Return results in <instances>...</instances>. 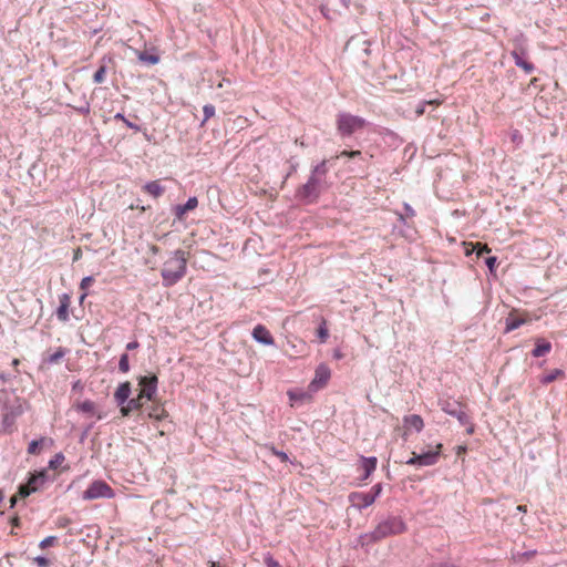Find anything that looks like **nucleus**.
<instances>
[{
    "label": "nucleus",
    "mask_w": 567,
    "mask_h": 567,
    "mask_svg": "<svg viewBox=\"0 0 567 567\" xmlns=\"http://www.w3.org/2000/svg\"><path fill=\"white\" fill-rule=\"evenodd\" d=\"M32 493H34V488H31V486L28 483L19 486L18 495L20 497L24 498Z\"/></svg>",
    "instance_id": "40"
},
{
    "label": "nucleus",
    "mask_w": 567,
    "mask_h": 567,
    "mask_svg": "<svg viewBox=\"0 0 567 567\" xmlns=\"http://www.w3.org/2000/svg\"><path fill=\"white\" fill-rule=\"evenodd\" d=\"M138 347H140L138 341L137 340H133V341H131V342H128L126 344V350L127 351H133V350H136Z\"/></svg>",
    "instance_id": "55"
},
{
    "label": "nucleus",
    "mask_w": 567,
    "mask_h": 567,
    "mask_svg": "<svg viewBox=\"0 0 567 567\" xmlns=\"http://www.w3.org/2000/svg\"><path fill=\"white\" fill-rule=\"evenodd\" d=\"M11 523H12L13 526L18 527L19 524H20V520H19L18 517H14V518H12Z\"/></svg>",
    "instance_id": "59"
},
{
    "label": "nucleus",
    "mask_w": 567,
    "mask_h": 567,
    "mask_svg": "<svg viewBox=\"0 0 567 567\" xmlns=\"http://www.w3.org/2000/svg\"><path fill=\"white\" fill-rule=\"evenodd\" d=\"M115 495L113 488L102 480L93 481L83 492L82 498L92 501L97 498H113Z\"/></svg>",
    "instance_id": "6"
},
{
    "label": "nucleus",
    "mask_w": 567,
    "mask_h": 567,
    "mask_svg": "<svg viewBox=\"0 0 567 567\" xmlns=\"http://www.w3.org/2000/svg\"><path fill=\"white\" fill-rule=\"evenodd\" d=\"M44 439L32 440L28 445L29 454H37L39 452V447L42 445Z\"/></svg>",
    "instance_id": "39"
},
{
    "label": "nucleus",
    "mask_w": 567,
    "mask_h": 567,
    "mask_svg": "<svg viewBox=\"0 0 567 567\" xmlns=\"http://www.w3.org/2000/svg\"><path fill=\"white\" fill-rule=\"evenodd\" d=\"M49 480L50 478L47 471H41L32 474L27 483L31 486V488H34V492H38L43 488L44 484Z\"/></svg>",
    "instance_id": "20"
},
{
    "label": "nucleus",
    "mask_w": 567,
    "mask_h": 567,
    "mask_svg": "<svg viewBox=\"0 0 567 567\" xmlns=\"http://www.w3.org/2000/svg\"><path fill=\"white\" fill-rule=\"evenodd\" d=\"M485 252H489V248L486 245H482V244L477 243L476 244L477 257H482Z\"/></svg>",
    "instance_id": "52"
},
{
    "label": "nucleus",
    "mask_w": 567,
    "mask_h": 567,
    "mask_svg": "<svg viewBox=\"0 0 567 567\" xmlns=\"http://www.w3.org/2000/svg\"><path fill=\"white\" fill-rule=\"evenodd\" d=\"M142 189L153 198H158L165 193V187L159 181L147 182L143 185Z\"/></svg>",
    "instance_id": "21"
},
{
    "label": "nucleus",
    "mask_w": 567,
    "mask_h": 567,
    "mask_svg": "<svg viewBox=\"0 0 567 567\" xmlns=\"http://www.w3.org/2000/svg\"><path fill=\"white\" fill-rule=\"evenodd\" d=\"M187 270V260L185 251L177 249L173 252L165 262L161 270L164 287H172L176 285L185 275Z\"/></svg>",
    "instance_id": "4"
},
{
    "label": "nucleus",
    "mask_w": 567,
    "mask_h": 567,
    "mask_svg": "<svg viewBox=\"0 0 567 567\" xmlns=\"http://www.w3.org/2000/svg\"><path fill=\"white\" fill-rule=\"evenodd\" d=\"M515 65L523 69L526 74H530L535 70V65L527 60V51L524 48L515 49L511 52Z\"/></svg>",
    "instance_id": "10"
},
{
    "label": "nucleus",
    "mask_w": 567,
    "mask_h": 567,
    "mask_svg": "<svg viewBox=\"0 0 567 567\" xmlns=\"http://www.w3.org/2000/svg\"><path fill=\"white\" fill-rule=\"evenodd\" d=\"M485 265L487 266L488 270L493 272L497 265V257L489 256L485 259Z\"/></svg>",
    "instance_id": "48"
},
{
    "label": "nucleus",
    "mask_w": 567,
    "mask_h": 567,
    "mask_svg": "<svg viewBox=\"0 0 567 567\" xmlns=\"http://www.w3.org/2000/svg\"><path fill=\"white\" fill-rule=\"evenodd\" d=\"M516 511L520 512V513H526L527 512V507L525 505H518L516 507Z\"/></svg>",
    "instance_id": "57"
},
{
    "label": "nucleus",
    "mask_w": 567,
    "mask_h": 567,
    "mask_svg": "<svg viewBox=\"0 0 567 567\" xmlns=\"http://www.w3.org/2000/svg\"><path fill=\"white\" fill-rule=\"evenodd\" d=\"M80 257V249H78L74 254V260H78Z\"/></svg>",
    "instance_id": "64"
},
{
    "label": "nucleus",
    "mask_w": 567,
    "mask_h": 567,
    "mask_svg": "<svg viewBox=\"0 0 567 567\" xmlns=\"http://www.w3.org/2000/svg\"><path fill=\"white\" fill-rule=\"evenodd\" d=\"M526 322V319L517 317L515 311H511L508 317L505 320V333H508L511 331H514L518 329L520 326H523Z\"/></svg>",
    "instance_id": "22"
},
{
    "label": "nucleus",
    "mask_w": 567,
    "mask_h": 567,
    "mask_svg": "<svg viewBox=\"0 0 567 567\" xmlns=\"http://www.w3.org/2000/svg\"><path fill=\"white\" fill-rule=\"evenodd\" d=\"M340 156L355 158V157L361 156V152L360 151H343V152H341Z\"/></svg>",
    "instance_id": "53"
},
{
    "label": "nucleus",
    "mask_w": 567,
    "mask_h": 567,
    "mask_svg": "<svg viewBox=\"0 0 567 567\" xmlns=\"http://www.w3.org/2000/svg\"><path fill=\"white\" fill-rule=\"evenodd\" d=\"M551 350V343L545 339H537L532 355L535 358L544 357Z\"/></svg>",
    "instance_id": "26"
},
{
    "label": "nucleus",
    "mask_w": 567,
    "mask_h": 567,
    "mask_svg": "<svg viewBox=\"0 0 567 567\" xmlns=\"http://www.w3.org/2000/svg\"><path fill=\"white\" fill-rule=\"evenodd\" d=\"M254 340L264 346H274L275 339L264 324H257L251 332Z\"/></svg>",
    "instance_id": "12"
},
{
    "label": "nucleus",
    "mask_w": 567,
    "mask_h": 567,
    "mask_svg": "<svg viewBox=\"0 0 567 567\" xmlns=\"http://www.w3.org/2000/svg\"><path fill=\"white\" fill-rule=\"evenodd\" d=\"M138 59L142 62H146L148 64H157L159 62V56L156 54H150L147 51H143L138 54Z\"/></svg>",
    "instance_id": "32"
},
{
    "label": "nucleus",
    "mask_w": 567,
    "mask_h": 567,
    "mask_svg": "<svg viewBox=\"0 0 567 567\" xmlns=\"http://www.w3.org/2000/svg\"><path fill=\"white\" fill-rule=\"evenodd\" d=\"M317 336L321 342H326V340L328 339L329 331L327 328V322L324 320L319 324V327L317 329Z\"/></svg>",
    "instance_id": "33"
},
{
    "label": "nucleus",
    "mask_w": 567,
    "mask_h": 567,
    "mask_svg": "<svg viewBox=\"0 0 567 567\" xmlns=\"http://www.w3.org/2000/svg\"><path fill=\"white\" fill-rule=\"evenodd\" d=\"M329 161L322 159L311 168L307 182L300 185L295 193L297 200L303 204L317 203L323 189L327 186V175L329 173Z\"/></svg>",
    "instance_id": "2"
},
{
    "label": "nucleus",
    "mask_w": 567,
    "mask_h": 567,
    "mask_svg": "<svg viewBox=\"0 0 567 567\" xmlns=\"http://www.w3.org/2000/svg\"><path fill=\"white\" fill-rule=\"evenodd\" d=\"M198 206V199L196 196L189 197L185 204H177L173 207L175 218L182 220L184 215L195 209Z\"/></svg>",
    "instance_id": "14"
},
{
    "label": "nucleus",
    "mask_w": 567,
    "mask_h": 567,
    "mask_svg": "<svg viewBox=\"0 0 567 567\" xmlns=\"http://www.w3.org/2000/svg\"><path fill=\"white\" fill-rule=\"evenodd\" d=\"M131 392L132 386L128 381L120 383L114 393V400L116 404L122 408L125 404V402L130 399Z\"/></svg>",
    "instance_id": "17"
},
{
    "label": "nucleus",
    "mask_w": 567,
    "mask_h": 567,
    "mask_svg": "<svg viewBox=\"0 0 567 567\" xmlns=\"http://www.w3.org/2000/svg\"><path fill=\"white\" fill-rule=\"evenodd\" d=\"M348 499L358 511H362L374 503L373 496H370L364 492H351L348 496Z\"/></svg>",
    "instance_id": "11"
},
{
    "label": "nucleus",
    "mask_w": 567,
    "mask_h": 567,
    "mask_svg": "<svg viewBox=\"0 0 567 567\" xmlns=\"http://www.w3.org/2000/svg\"><path fill=\"white\" fill-rule=\"evenodd\" d=\"M396 216H398V220L400 221L401 226L406 228V229H400L399 233L403 236V237H410V230L412 229V227L410 226V224L408 223V217H405L402 213H395Z\"/></svg>",
    "instance_id": "28"
},
{
    "label": "nucleus",
    "mask_w": 567,
    "mask_h": 567,
    "mask_svg": "<svg viewBox=\"0 0 567 567\" xmlns=\"http://www.w3.org/2000/svg\"><path fill=\"white\" fill-rule=\"evenodd\" d=\"M68 350L63 347H59L55 352L49 354L47 358L43 359V362L48 364H54L58 363L65 354Z\"/></svg>",
    "instance_id": "27"
},
{
    "label": "nucleus",
    "mask_w": 567,
    "mask_h": 567,
    "mask_svg": "<svg viewBox=\"0 0 567 567\" xmlns=\"http://www.w3.org/2000/svg\"><path fill=\"white\" fill-rule=\"evenodd\" d=\"M368 125L365 118L346 112L337 116V130L341 137H349Z\"/></svg>",
    "instance_id": "5"
},
{
    "label": "nucleus",
    "mask_w": 567,
    "mask_h": 567,
    "mask_svg": "<svg viewBox=\"0 0 567 567\" xmlns=\"http://www.w3.org/2000/svg\"><path fill=\"white\" fill-rule=\"evenodd\" d=\"M443 445L441 443L436 444L434 451H427L424 453H412V457H410L405 463L408 465L423 467V466H432L435 465L441 456Z\"/></svg>",
    "instance_id": "7"
},
{
    "label": "nucleus",
    "mask_w": 567,
    "mask_h": 567,
    "mask_svg": "<svg viewBox=\"0 0 567 567\" xmlns=\"http://www.w3.org/2000/svg\"><path fill=\"white\" fill-rule=\"evenodd\" d=\"M64 461V455L62 453H58L53 456V458L50 460L49 462V467L50 468H56L59 465H61V463Z\"/></svg>",
    "instance_id": "42"
},
{
    "label": "nucleus",
    "mask_w": 567,
    "mask_h": 567,
    "mask_svg": "<svg viewBox=\"0 0 567 567\" xmlns=\"http://www.w3.org/2000/svg\"><path fill=\"white\" fill-rule=\"evenodd\" d=\"M90 429H91V426H89V427L83 432V434H82V436H81V441H83V440L86 437V435H87V433H89Z\"/></svg>",
    "instance_id": "62"
},
{
    "label": "nucleus",
    "mask_w": 567,
    "mask_h": 567,
    "mask_svg": "<svg viewBox=\"0 0 567 567\" xmlns=\"http://www.w3.org/2000/svg\"><path fill=\"white\" fill-rule=\"evenodd\" d=\"M563 374L564 371L561 369H555L550 373L543 375L539 381L542 384H549Z\"/></svg>",
    "instance_id": "29"
},
{
    "label": "nucleus",
    "mask_w": 567,
    "mask_h": 567,
    "mask_svg": "<svg viewBox=\"0 0 567 567\" xmlns=\"http://www.w3.org/2000/svg\"><path fill=\"white\" fill-rule=\"evenodd\" d=\"M87 296V292L84 291L81 296H80V302L82 303L83 300L85 299V297Z\"/></svg>",
    "instance_id": "63"
},
{
    "label": "nucleus",
    "mask_w": 567,
    "mask_h": 567,
    "mask_svg": "<svg viewBox=\"0 0 567 567\" xmlns=\"http://www.w3.org/2000/svg\"><path fill=\"white\" fill-rule=\"evenodd\" d=\"M360 463L363 470V475L360 477V481L363 482L375 471L378 458L375 456H360Z\"/></svg>",
    "instance_id": "16"
},
{
    "label": "nucleus",
    "mask_w": 567,
    "mask_h": 567,
    "mask_svg": "<svg viewBox=\"0 0 567 567\" xmlns=\"http://www.w3.org/2000/svg\"><path fill=\"white\" fill-rule=\"evenodd\" d=\"M466 434L472 435L475 433V424L473 423L472 419L468 420L467 424H464Z\"/></svg>",
    "instance_id": "54"
},
{
    "label": "nucleus",
    "mask_w": 567,
    "mask_h": 567,
    "mask_svg": "<svg viewBox=\"0 0 567 567\" xmlns=\"http://www.w3.org/2000/svg\"><path fill=\"white\" fill-rule=\"evenodd\" d=\"M453 417H455L462 426L467 424L471 416L467 413L466 405L464 404L461 409H458Z\"/></svg>",
    "instance_id": "30"
},
{
    "label": "nucleus",
    "mask_w": 567,
    "mask_h": 567,
    "mask_svg": "<svg viewBox=\"0 0 567 567\" xmlns=\"http://www.w3.org/2000/svg\"><path fill=\"white\" fill-rule=\"evenodd\" d=\"M403 426L405 430H414L420 433L424 427L423 419L419 414H410L403 417Z\"/></svg>",
    "instance_id": "19"
},
{
    "label": "nucleus",
    "mask_w": 567,
    "mask_h": 567,
    "mask_svg": "<svg viewBox=\"0 0 567 567\" xmlns=\"http://www.w3.org/2000/svg\"><path fill=\"white\" fill-rule=\"evenodd\" d=\"M32 563L35 564L38 567H53L52 560L44 556L33 557Z\"/></svg>",
    "instance_id": "35"
},
{
    "label": "nucleus",
    "mask_w": 567,
    "mask_h": 567,
    "mask_svg": "<svg viewBox=\"0 0 567 567\" xmlns=\"http://www.w3.org/2000/svg\"><path fill=\"white\" fill-rule=\"evenodd\" d=\"M10 503V507H14V505L17 504V496H12Z\"/></svg>",
    "instance_id": "61"
},
{
    "label": "nucleus",
    "mask_w": 567,
    "mask_h": 567,
    "mask_svg": "<svg viewBox=\"0 0 567 567\" xmlns=\"http://www.w3.org/2000/svg\"><path fill=\"white\" fill-rule=\"evenodd\" d=\"M330 375V369L326 364L318 365L315 371V378L309 383L310 391L317 392L323 388L328 383Z\"/></svg>",
    "instance_id": "9"
},
{
    "label": "nucleus",
    "mask_w": 567,
    "mask_h": 567,
    "mask_svg": "<svg viewBox=\"0 0 567 567\" xmlns=\"http://www.w3.org/2000/svg\"><path fill=\"white\" fill-rule=\"evenodd\" d=\"M60 305L55 311L56 318L62 321L66 322L70 319L69 316V307L71 303L70 296L68 293H62L59 298Z\"/></svg>",
    "instance_id": "18"
},
{
    "label": "nucleus",
    "mask_w": 567,
    "mask_h": 567,
    "mask_svg": "<svg viewBox=\"0 0 567 567\" xmlns=\"http://www.w3.org/2000/svg\"><path fill=\"white\" fill-rule=\"evenodd\" d=\"M204 118L202 125H204L210 117L215 115V106L213 104H206L203 107Z\"/></svg>",
    "instance_id": "37"
},
{
    "label": "nucleus",
    "mask_w": 567,
    "mask_h": 567,
    "mask_svg": "<svg viewBox=\"0 0 567 567\" xmlns=\"http://www.w3.org/2000/svg\"><path fill=\"white\" fill-rule=\"evenodd\" d=\"M56 540L58 538L55 536H48L39 543V547L41 549H45L50 546H53L56 543Z\"/></svg>",
    "instance_id": "41"
},
{
    "label": "nucleus",
    "mask_w": 567,
    "mask_h": 567,
    "mask_svg": "<svg viewBox=\"0 0 567 567\" xmlns=\"http://www.w3.org/2000/svg\"><path fill=\"white\" fill-rule=\"evenodd\" d=\"M74 409L78 412H82V413H86V414H91V415H96L97 420L102 419V415L96 412L95 403L93 401H91V400H85L83 402L76 403L74 405Z\"/></svg>",
    "instance_id": "24"
},
{
    "label": "nucleus",
    "mask_w": 567,
    "mask_h": 567,
    "mask_svg": "<svg viewBox=\"0 0 567 567\" xmlns=\"http://www.w3.org/2000/svg\"><path fill=\"white\" fill-rule=\"evenodd\" d=\"M404 213H402L408 218H413L415 216V210L409 203H403Z\"/></svg>",
    "instance_id": "51"
},
{
    "label": "nucleus",
    "mask_w": 567,
    "mask_h": 567,
    "mask_svg": "<svg viewBox=\"0 0 567 567\" xmlns=\"http://www.w3.org/2000/svg\"><path fill=\"white\" fill-rule=\"evenodd\" d=\"M344 8H349L351 0H340Z\"/></svg>",
    "instance_id": "60"
},
{
    "label": "nucleus",
    "mask_w": 567,
    "mask_h": 567,
    "mask_svg": "<svg viewBox=\"0 0 567 567\" xmlns=\"http://www.w3.org/2000/svg\"><path fill=\"white\" fill-rule=\"evenodd\" d=\"M536 554V550H528V551H525L523 555L526 556L527 558L534 556Z\"/></svg>",
    "instance_id": "58"
},
{
    "label": "nucleus",
    "mask_w": 567,
    "mask_h": 567,
    "mask_svg": "<svg viewBox=\"0 0 567 567\" xmlns=\"http://www.w3.org/2000/svg\"><path fill=\"white\" fill-rule=\"evenodd\" d=\"M511 140L513 143H515L517 146H519L523 143V135L518 130H514L511 133Z\"/></svg>",
    "instance_id": "46"
},
{
    "label": "nucleus",
    "mask_w": 567,
    "mask_h": 567,
    "mask_svg": "<svg viewBox=\"0 0 567 567\" xmlns=\"http://www.w3.org/2000/svg\"><path fill=\"white\" fill-rule=\"evenodd\" d=\"M114 120L115 121H122L128 128L135 131V132H140L142 130V127L133 122H131L128 118L125 117V115L123 113H120L117 112L115 115H114Z\"/></svg>",
    "instance_id": "31"
},
{
    "label": "nucleus",
    "mask_w": 567,
    "mask_h": 567,
    "mask_svg": "<svg viewBox=\"0 0 567 567\" xmlns=\"http://www.w3.org/2000/svg\"><path fill=\"white\" fill-rule=\"evenodd\" d=\"M429 567H457L451 563H433Z\"/></svg>",
    "instance_id": "56"
},
{
    "label": "nucleus",
    "mask_w": 567,
    "mask_h": 567,
    "mask_svg": "<svg viewBox=\"0 0 567 567\" xmlns=\"http://www.w3.org/2000/svg\"><path fill=\"white\" fill-rule=\"evenodd\" d=\"M382 489H383L382 483H377L375 485H373L371 487V489H370V492H368V494L370 496H373V502H375V499L381 495Z\"/></svg>",
    "instance_id": "44"
},
{
    "label": "nucleus",
    "mask_w": 567,
    "mask_h": 567,
    "mask_svg": "<svg viewBox=\"0 0 567 567\" xmlns=\"http://www.w3.org/2000/svg\"><path fill=\"white\" fill-rule=\"evenodd\" d=\"M271 452L276 455L281 462H288L289 456L286 452L277 450L275 446L271 447Z\"/></svg>",
    "instance_id": "49"
},
{
    "label": "nucleus",
    "mask_w": 567,
    "mask_h": 567,
    "mask_svg": "<svg viewBox=\"0 0 567 567\" xmlns=\"http://www.w3.org/2000/svg\"><path fill=\"white\" fill-rule=\"evenodd\" d=\"M143 399L141 394H138L137 398L128 399L125 405L121 408L122 415L127 416L132 411L140 410L143 406Z\"/></svg>",
    "instance_id": "25"
},
{
    "label": "nucleus",
    "mask_w": 567,
    "mask_h": 567,
    "mask_svg": "<svg viewBox=\"0 0 567 567\" xmlns=\"http://www.w3.org/2000/svg\"><path fill=\"white\" fill-rule=\"evenodd\" d=\"M71 518L68 517V516H60L58 517V519L55 520V525L56 527L59 528H66L70 524H71Z\"/></svg>",
    "instance_id": "45"
},
{
    "label": "nucleus",
    "mask_w": 567,
    "mask_h": 567,
    "mask_svg": "<svg viewBox=\"0 0 567 567\" xmlns=\"http://www.w3.org/2000/svg\"><path fill=\"white\" fill-rule=\"evenodd\" d=\"M440 409L450 416H453L464 404L461 401L451 398H440L437 401Z\"/></svg>",
    "instance_id": "15"
},
{
    "label": "nucleus",
    "mask_w": 567,
    "mask_h": 567,
    "mask_svg": "<svg viewBox=\"0 0 567 567\" xmlns=\"http://www.w3.org/2000/svg\"><path fill=\"white\" fill-rule=\"evenodd\" d=\"M408 526L402 517L388 515L379 520L373 530L363 533L357 538L355 547L369 550L370 546L384 538L396 536L406 532Z\"/></svg>",
    "instance_id": "1"
},
{
    "label": "nucleus",
    "mask_w": 567,
    "mask_h": 567,
    "mask_svg": "<svg viewBox=\"0 0 567 567\" xmlns=\"http://www.w3.org/2000/svg\"><path fill=\"white\" fill-rule=\"evenodd\" d=\"M439 104H440V101H437V100L422 101L417 105V107L415 110V113H416L417 116H421V115H423L425 113V106L426 105H439Z\"/></svg>",
    "instance_id": "36"
},
{
    "label": "nucleus",
    "mask_w": 567,
    "mask_h": 567,
    "mask_svg": "<svg viewBox=\"0 0 567 567\" xmlns=\"http://www.w3.org/2000/svg\"><path fill=\"white\" fill-rule=\"evenodd\" d=\"M138 385L142 388L140 392L141 398L153 401L157 392L158 378L154 373L140 377Z\"/></svg>",
    "instance_id": "8"
},
{
    "label": "nucleus",
    "mask_w": 567,
    "mask_h": 567,
    "mask_svg": "<svg viewBox=\"0 0 567 567\" xmlns=\"http://www.w3.org/2000/svg\"><path fill=\"white\" fill-rule=\"evenodd\" d=\"M312 391L310 389L305 391L302 389H291L287 392L288 398L290 400V405L295 404H303L312 399Z\"/></svg>",
    "instance_id": "13"
},
{
    "label": "nucleus",
    "mask_w": 567,
    "mask_h": 567,
    "mask_svg": "<svg viewBox=\"0 0 567 567\" xmlns=\"http://www.w3.org/2000/svg\"><path fill=\"white\" fill-rule=\"evenodd\" d=\"M264 561L266 567H280V564L270 554L265 556Z\"/></svg>",
    "instance_id": "50"
},
{
    "label": "nucleus",
    "mask_w": 567,
    "mask_h": 567,
    "mask_svg": "<svg viewBox=\"0 0 567 567\" xmlns=\"http://www.w3.org/2000/svg\"><path fill=\"white\" fill-rule=\"evenodd\" d=\"M118 370L122 372V373H127L130 371V360H128V354L127 353H123L121 357H120V361H118Z\"/></svg>",
    "instance_id": "34"
},
{
    "label": "nucleus",
    "mask_w": 567,
    "mask_h": 567,
    "mask_svg": "<svg viewBox=\"0 0 567 567\" xmlns=\"http://www.w3.org/2000/svg\"><path fill=\"white\" fill-rule=\"evenodd\" d=\"M289 163H290V167H289L288 173H287V174L285 175V177H284V182H282V184H285V183L287 182V179H288L292 174H295V173L297 172L298 166H299L298 162L293 161V157H291V158L289 159Z\"/></svg>",
    "instance_id": "43"
},
{
    "label": "nucleus",
    "mask_w": 567,
    "mask_h": 567,
    "mask_svg": "<svg viewBox=\"0 0 567 567\" xmlns=\"http://www.w3.org/2000/svg\"><path fill=\"white\" fill-rule=\"evenodd\" d=\"M112 61H113V59L110 55H104L101 59V65L99 66V69L96 70V72L93 75V82L94 83L101 84V83L104 82L105 75H106V72H107L106 63L107 62H112Z\"/></svg>",
    "instance_id": "23"
},
{
    "label": "nucleus",
    "mask_w": 567,
    "mask_h": 567,
    "mask_svg": "<svg viewBox=\"0 0 567 567\" xmlns=\"http://www.w3.org/2000/svg\"><path fill=\"white\" fill-rule=\"evenodd\" d=\"M93 282L94 278L92 276H86L81 280L80 289L85 291Z\"/></svg>",
    "instance_id": "47"
},
{
    "label": "nucleus",
    "mask_w": 567,
    "mask_h": 567,
    "mask_svg": "<svg viewBox=\"0 0 567 567\" xmlns=\"http://www.w3.org/2000/svg\"><path fill=\"white\" fill-rule=\"evenodd\" d=\"M8 375L0 373V412L1 423L6 432H11L17 419L24 411L25 401L17 395L13 390L4 389Z\"/></svg>",
    "instance_id": "3"
},
{
    "label": "nucleus",
    "mask_w": 567,
    "mask_h": 567,
    "mask_svg": "<svg viewBox=\"0 0 567 567\" xmlns=\"http://www.w3.org/2000/svg\"><path fill=\"white\" fill-rule=\"evenodd\" d=\"M73 109L80 114L87 115L91 111V105L90 102L86 99H84L81 105L73 106Z\"/></svg>",
    "instance_id": "38"
}]
</instances>
